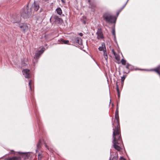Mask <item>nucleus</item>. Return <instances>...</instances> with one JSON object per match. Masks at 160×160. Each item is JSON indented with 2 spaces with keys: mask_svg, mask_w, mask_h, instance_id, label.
<instances>
[{
  "mask_svg": "<svg viewBox=\"0 0 160 160\" xmlns=\"http://www.w3.org/2000/svg\"><path fill=\"white\" fill-rule=\"evenodd\" d=\"M128 71V72H126V73H129V71ZM123 73H125V72H123Z\"/></svg>",
  "mask_w": 160,
  "mask_h": 160,
  "instance_id": "43",
  "label": "nucleus"
},
{
  "mask_svg": "<svg viewBox=\"0 0 160 160\" xmlns=\"http://www.w3.org/2000/svg\"><path fill=\"white\" fill-rule=\"evenodd\" d=\"M18 25V26L21 28H22V27H23V26L25 24V23H20V22H19V23H17Z\"/></svg>",
  "mask_w": 160,
  "mask_h": 160,
  "instance_id": "25",
  "label": "nucleus"
},
{
  "mask_svg": "<svg viewBox=\"0 0 160 160\" xmlns=\"http://www.w3.org/2000/svg\"><path fill=\"white\" fill-rule=\"evenodd\" d=\"M98 39H102L103 38V35L102 29L101 28L98 29L96 32Z\"/></svg>",
  "mask_w": 160,
  "mask_h": 160,
  "instance_id": "9",
  "label": "nucleus"
},
{
  "mask_svg": "<svg viewBox=\"0 0 160 160\" xmlns=\"http://www.w3.org/2000/svg\"><path fill=\"white\" fill-rule=\"evenodd\" d=\"M42 155L41 154H38V160H40L42 158Z\"/></svg>",
  "mask_w": 160,
  "mask_h": 160,
  "instance_id": "28",
  "label": "nucleus"
},
{
  "mask_svg": "<svg viewBox=\"0 0 160 160\" xmlns=\"http://www.w3.org/2000/svg\"><path fill=\"white\" fill-rule=\"evenodd\" d=\"M115 112H118V106L117 105L116 109V110Z\"/></svg>",
  "mask_w": 160,
  "mask_h": 160,
  "instance_id": "36",
  "label": "nucleus"
},
{
  "mask_svg": "<svg viewBox=\"0 0 160 160\" xmlns=\"http://www.w3.org/2000/svg\"><path fill=\"white\" fill-rule=\"evenodd\" d=\"M115 130L113 132L112 137L113 140L112 142L114 148L118 151H120L121 149V148L118 145H119L122 142L121 137V132Z\"/></svg>",
  "mask_w": 160,
  "mask_h": 160,
  "instance_id": "1",
  "label": "nucleus"
},
{
  "mask_svg": "<svg viewBox=\"0 0 160 160\" xmlns=\"http://www.w3.org/2000/svg\"><path fill=\"white\" fill-rule=\"evenodd\" d=\"M103 55L104 56H105L106 55L107 56V53L106 49L105 50H103Z\"/></svg>",
  "mask_w": 160,
  "mask_h": 160,
  "instance_id": "30",
  "label": "nucleus"
},
{
  "mask_svg": "<svg viewBox=\"0 0 160 160\" xmlns=\"http://www.w3.org/2000/svg\"><path fill=\"white\" fill-rule=\"evenodd\" d=\"M28 26L26 24H25L22 27V28H21V29L23 32H25L28 30Z\"/></svg>",
  "mask_w": 160,
  "mask_h": 160,
  "instance_id": "14",
  "label": "nucleus"
},
{
  "mask_svg": "<svg viewBox=\"0 0 160 160\" xmlns=\"http://www.w3.org/2000/svg\"><path fill=\"white\" fill-rule=\"evenodd\" d=\"M41 141L40 140H39L37 144V149L36 150L37 152L38 150L41 147Z\"/></svg>",
  "mask_w": 160,
  "mask_h": 160,
  "instance_id": "17",
  "label": "nucleus"
},
{
  "mask_svg": "<svg viewBox=\"0 0 160 160\" xmlns=\"http://www.w3.org/2000/svg\"><path fill=\"white\" fill-rule=\"evenodd\" d=\"M56 11L58 14L59 15H61L62 14V12L61 8H58L56 9Z\"/></svg>",
  "mask_w": 160,
  "mask_h": 160,
  "instance_id": "18",
  "label": "nucleus"
},
{
  "mask_svg": "<svg viewBox=\"0 0 160 160\" xmlns=\"http://www.w3.org/2000/svg\"><path fill=\"white\" fill-rule=\"evenodd\" d=\"M103 20L109 23H115L116 18L114 16H112L108 12L105 13L103 15Z\"/></svg>",
  "mask_w": 160,
  "mask_h": 160,
  "instance_id": "3",
  "label": "nucleus"
},
{
  "mask_svg": "<svg viewBox=\"0 0 160 160\" xmlns=\"http://www.w3.org/2000/svg\"><path fill=\"white\" fill-rule=\"evenodd\" d=\"M42 53V52L38 51V52L35 54L34 57V59L33 60V63H34L35 62H37V59L39 58L41 55Z\"/></svg>",
  "mask_w": 160,
  "mask_h": 160,
  "instance_id": "8",
  "label": "nucleus"
},
{
  "mask_svg": "<svg viewBox=\"0 0 160 160\" xmlns=\"http://www.w3.org/2000/svg\"><path fill=\"white\" fill-rule=\"evenodd\" d=\"M16 156L12 158H7V160H21V158L19 156L16 155Z\"/></svg>",
  "mask_w": 160,
  "mask_h": 160,
  "instance_id": "12",
  "label": "nucleus"
},
{
  "mask_svg": "<svg viewBox=\"0 0 160 160\" xmlns=\"http://www.w3.org/2000/svg\"><path fill=\"white\" fill-rule=\"evenodd\" d=\"M115 58L117 60H119V57L117 55V54L116 55V56H115Z\"/></svg>",
  "mask_w": 160,
  "mask_h": 160,
  "instance_id": "32",
  "label": "nucleus"
},
{
  "mask_svg": "<svg viewBox=\"0 0 160 160\" xmlns=\"http://www.w3.org/2000/svg\"><path fill=\"white\" fill-rule=\"evenodd\" d=\"M88 2L89 3V4H90V0H88Z\"/></svg>",
  "mask_w": 160,
  "mask_h": 160,
  "instance_id": "45",
  "label": "nucleus"
},
{
  "mask_svg": "<svg viewBox=\"0 0 160 160\" xmlns=\"http://www.w3.org/2000/svg\"><path fill=\"white\" fill-rule=\"evenodd\" d=\"M28 64L27 60L26 59L22 62V67H25Z\"/></svg>",
  "mask_w": 160,
  "mask_h": 160,
  "instance_id": "16",
  "label": "nucleus"
},
{
  "mask_svg": "<svg viewBox=\"0 0 160 160\" xmlns=\"http://www.w3.org/2000/svg\"><path fill=\"white\" fill-rule=\"evenodd\" d=\"M119 160H126V159L124 158L123 157H121L119 159Z\"/></svg>",
  "mask_w": 160,
  "mask_h": 160,
  "instance_id": "37",
  "label": "nucleus"
},
{
  "mask_svg": "<svg viewBox=\"0 0 160 160\" xmlns=\"http://www.w3.org/2000/svg\"><path fill=\"white\" fill-rule=\"evenodd\" d=\"M34 9L35 11H37L38 9L39 8V6L38 4L36 3L35 2H34Z\"/></svg>",
  "mask_w": 160,
  "mask_h": 160,
  "instance_id": "15",
  "label": "nucleus"
},
{
  "mask_svg": "<svg viewBox=\"0 0 160 160\" xmlns=\"http://www.w3.org/2000/svg\"><path fill=\"white\" fill-rule=\"evenodd\" d=\"M28 85L31 91H32V86L33 85V82L32 80H30L29 82Z\"/></svg>",
  "mask_w": 160,
  "mask_h": 160,
  "instance_id": "19",
  "label": "nucleus"
},
{
  "mask_svg": "<svg viewBox=\"0 0 160 160\" xmlns=\"http://www.w3.org/2000/svg\"><path fill=\"white\" fill-rule=\"evenodd\" d=\"M113 127V132L115 130H118V131L121 132L120 129L119 124V117L118 112H115V118L114 122L112 123Z\"/></svg>",
  "mask_w": 160,
  "mask_h": 160,
  "instance_id": "4",
  "label": "nucleus"
},
{
  "mask_svg": "<svg viewBox=\"0 0 160 160\" xmlns=\"http://www.w3.org/2000/svg\"><path fill=\"white\" fill-rule=\"evenodd\" d=\"M79 35H80V36H82L83 35V34L81 33V32H80L79 33Z\"/></svg>",
  "mask_w": 160,
  "mask_h": 160,
  "instance_id": "39",
  "label": "nucleus"
},
{
  "mask_svg": "<svg viewBox=\"0 0 160 160\" xmlns=\"http://www.w3.org/2000/svg\"><path fill=\"white\" fill-rule=\"evenodd\" d=\"M23 70H29V69H23Z\"/></svg>",
  "mask_w": 160,
  "mask_h": 160,
  "instance_id": "42",
  "label": "nucleus"
},
{
  "mask_svg": "<svg viewBox=\"0 0 160 160\" xmlns=\"http://www.w3.org/2000/svg\"><path fill=\"white\" fill-rule=\"evenodd\" d=\"M126 62V61L124 59H122L121 61L123 65L125 64Z\"/></svg>",
  "mask_w": 160,
  "mask_h": 160,
  "instance_id": "29",
  "label": "nucleus"
},
{
  "mask_svg": "<svg viewBox=\"0 0 160 160\" xmlns=\"http://www.w3.org/2000/svg\"><path fill=\"white\" fill-rule=\"evenodd\" d=\"M21 18L20 15H15L12 16L11 22L13 23H18L20 22Z\"/></svg>",
  "mask_w": 160,
  "mask_h": 160,
  "instance_id": "6",
  "label": "nucleus"
},
{
  "mask_svg": "<svg viewBox=\"0 0 160 160\" xmlns=\"http://www.w3.org/2000/svg\"><path fill=\"white\" fill-rule=\"evenodd\" d=\"M112 34L114 36V37H115V30L114 29H112Z\"/></svg>",
  "mask_w": 160,
  "mask_h": 160,
  "instance_id": "31",
  "label": "nucleus"
},
{
  "mask_svg": "<svg viewBox=\"0 0 160 160\" xmlns=\"http://www.w3.org/2000/svg\"><path fill=\"white\" fill-rule=\"evenodd\" d=\"M45 147L46 148L49 149L48 146L46 145H45Z\"/></svg>",
  "mask_w": 160,
  "mask_h": 160,
  "instance_id": "40",
  "label": "nucleus"
},
{
  "mask_svg": "<svg viewBox=\"0 0 160 160\" xmlns=\"http://www.w3.org/2000/svg\"><path fill=\"white\" fill-rule=\"evenodd\" d=\"M110 160H118V155L117 154H115V156H113L112 158L110 159Z\"/></svg>",
  "mask_w": 160,
  "mask_h": 160,
  "instance_id": "21",
  "label": "nucleus"
},
{
  "mask_svg": "<svg viewBox=\"0 0 160 160\" xmlns=\"http://www.w3.org/2000/svg\"><path fill=\"white\" fill-rule=\"evenodd\" d=\"M61 42H60L59 43H64V44H67L69 42V41L68 40H65L64 39H61Z\"/></svg>",
  "mask_w": 160,
  "mask_h": 160,
  "instance_id": "22",
  "label": "nucleus"
},
{
  "mask_svg": "<svg viewBox=\"0 0 160 160\" xmlns=\"http://www.w3.org/2000/svg\"><path fill=\"white\" fill-rule=\"evenodd\" d=\"M44 50H45V48H42L41 50H39V51H41V52H42V53H43V52H44Z\"/></svg>",
  "mask_w": 160,
  "mask_h": 160,
  "instance_id": "35",
  "label": "nucleus"
},
{
  "mask_svg": "<svg viewBox=\"0 0 160 160\" xmlns=\"http://www.w3.org/2000/svg\"><path fill=\"white\" fill-rule=\"evenodd\" d=\"M32 7L29 3H28L26 7L22 8L21 11V16L23 18L27 19L30 17L32 15Z\"/></svg>",
  "mask_w": 160,
  "mask_h": 160,
  "instance_id": "2",
  "label": "nucleus"
},
{
  "mask_svg": "<svg viewBox=\"0 0 160 160\" xmlns=\"http://www.w3.org/2000/svg\"><path fill=\"white\" fill-rule=\"evenodd\" d=\"M131 66L130 65H127L126 66V67L127 68V69H131ZM131 70H132V69H131Z\"/></svg>",
  "mask_w": 160,
  "mask_h": 160,
  "instance_id": "26",
  "label": "nucleus"
},
{
  "mask_svg": "<svg viewBox=\"0 0 160 160\" xmlns=\"http://www.w3.org/2000/svg\"><path fill=\"white\" fill-rule=\"evenodd\" d=\"M156 72L157 74L160 75V71H154Z\"/></svg>",
  "mask_w": 160,
  "mask_h": 160,
  "instance_id": "34",
  "label": "nucleus"
},
{
  "mask_svg": "<svg viewBox=\"0 0 160 160\" xmlns=\"http://www.w3.org/2000/svg\"><path fill=\"white\" fill-rule=\"evenodd\" d=\"M160 69V65L158 66L157 67L155 68L151 69V70H159Z\"/></svg>",
  "mask_w": 160,
  "mask_h": 160,
  "instance_id": "27",
  "label": "nucleus"
},
{
  "mask_svg": "<svg viewBox=\"0 0 160 160\" xmlns=\"http://www.w3.org/2000/svg\"><path fill=\"white\" fill-rule=\"evenodd\" d=\"M9 153L11 154H14L17 156H19L21 158V159L22 158L24 160L27 159L28 158V154L27 153H22L20 152H15L13 150H11L10 151Z\"/></svg>",
  "mask_w": 160,
  "mask_h": 160,
  "instance_id": "5",
  "label": "nucleus"
},
{
  "mask_svg": "<svg viewBox=\"0 0 160 160\" xmlns=\"http://www.w3.org/2000/svg\"><path fill=\"white\" fill-rule=\"evenodd\" d=\"M128 0L127 1V2H126V3H125V4L123 5V6L121 8V10L119 11H118V12H117V15H118V14H119L120 12L124 8V7L127 4V3L128 2Z\"/></svg>",
  "mask_w": 160,
  "mask_h": 160,
  "instance_id": "24",
  "label": "nucleus"
},
{
  "mask_svg": "<svg viewBox=\"0 0 160 160\" xmlns=\"http://www.w3.org/2000/svg\"><path fill=\"white\" fill-rule=\"evenodd\" d=\"M72 41L74 43H78L80 45H82V40L80 38L75 37L72 40Z\"/></svg>",
  "mask_w": 160,
  "mask_h": 160,
  "instance_id": "7",
  "label": "nucleus"
},
{
  "mask_svg": "<svg viewBox=\"0 0 160 160\" xmlns=\"http://www.w3.org/2000/svg\"><path fill=\"white\" fill-rule=\"evenodd\" d=\"M83 23H84V24H85V23H86V22H85V21H83Z\"/></svg>",
  "mask_w": 160,
  "mask_h": 160,
  "instance_id": "44",
  "label": "nucleus"
},
{
  "mask_svg": "<svg viewBox=\"0 0 160 160\" xmlns=\"http://www.w3.org/2000/svg\"><path fill=\"white\" fill-rule=\"evenodd\" d=\"M112 53L114 55V56H116V55L117 54H116L115 52L114 51V50L113 49L112 50Z\"/></svg>",
  "mask_w": 160,
  "mask_h": 160,
  "instance_id": "33",
  "label": "nucleus"
},
{
  "mask_svg": "<svg viewBox=\"0 0 160 160\" xmlns=\"http://www.w3.org/2000/svg\"><path fill=\"white\" fill-rule=\"evenodd\" d=\"M116 88L117 91L118 92V97H119L120 95V93L119 92L118 86V84L117 82H116Z\"/></svg>",
  "mask_w": 160,
  "mask_h": 160,
  "instance_id": "20",
  "label": "nucleus"
},
{
  "mask_svg": "<svg viewBox=\"0 0 160 160\" xmlns=\"http://www.w3.org/2000/svg\"><path fill=\"white\" fill-rule=\"evenodd\" d=\"M22 73L25 77L27 78H29L31 77L30 71H22Z\"/></svg>",
  "mask_w": 160,
  "mask_h": 160,
  "instance_id": "11",
  "label": "nucleus"
},
{
  "mask_svg": "<svg viewBox=\"0 0 160 160\" xmlns=\"http://www.w3.org/2000/svg\"><path fill=\"white\" fill-rule=\"evenodd\" d=\"M98 49L100 51H103V50H105L106 48L104 43H102V46L99 47Z\"/></svg>",
  "mask_w": 160,
  "mask_h": 160,
  "instance_id": "13",
  "label": "nucleus"
},
{
  "mask_svg": "<svg viewBox=\"0 0 160 160\" xmlns=\"http://www.w3.org/2000/svg\"><path fill=\"white\" fill-rule=\"evenodd\" d=\"M138 70H147L146 69H138Z\"/></svg>",
  "mask_w": 160,
  "mask_h": 160,
  "instance_id": "41",
  "label": "nucleus"
},
{
  "mask_svg": "<svg viewBox=\"0 0 160 160\" xmlns=\"http://www.w3.org/2000/svg\"><path fill=\"white\" fill-rule=\"evenodd\" d=\"M127 76V74H125L124 75H123V76L122 77L121 81H122V84H123V82L125 80V78H126Z\"/></svg>",
  "mask_w": 160,
  "mask_h": 160,
  "instance_id": "23",
  "label": "nucleus"
},
{
  "mask_svg": "<svg viewBox=\"0 0 160 160\" xmlns=\"http://www.w3.org/2000/svg\"><path fill=\"white\" fill-rule=\"evenodd\" d=\"M120 71H119V74H121V72H120Z\"/></svg>",
  "mask_w": 160,
  "mask_h": 160,
  "instance_id": "46",
  "label": "nucleus"
},
{
  "mask_svg": "<svg viewBox=\"0 0 160 160\" xmlns=\"http://www.w3.org/2000/svg\"><path fill=\"white\" fill-rule=\"evenodd\" d=\"M104 58L106 60H107L108 58V55L107 56H104Z\"/></svg>",
  "mask_w": 160,
  "mask_h": 160,
  "instance_id": "38",
  "label": "nucleus"
},
{
  "mask_svg": "<svg viewBox=\"0 0 160 160\" xmlns=\"http://www.w3.org/2000/svg\"><path fill=\"white\" fill-rule=\"evenodd\" d=\"M51 19L53 20L54 22H57L58 23L60 22L62 20L57 15H54L52 16L51 18L50 19V20H51Z\"/></svg>",
  "mask_w": 160,
  "mask_h": 160,
  "instance_id": "10",
  "label": "nucleus"
}]
</instances>
